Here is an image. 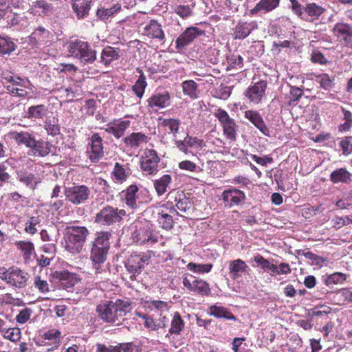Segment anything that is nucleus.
<instances>
[{
	"label": "nucleus",
	"instance_id": "obj_32",
	"mask_svg": "<svg viewBox=\"0 0 352 352\" xmlns=\"http://www.w3.org/2000/svg\"><path fill=\"white\" fill-rule=\"evenodd\" d=\"M324 12V9L314 3L307 4L305 7V13L307 14V20L314 21L318 19Z\"/></svg>",
	"mask_w": 352,
	"mask_h": 352
},
{
	"label": "nucleus",
	"instance_id": "obj_64",
	"mask_svg": "<svg viewBox=\"0 0 352 352\" xmlns=\"http://www.w3.org/2000/svg\"><path fill=\"white\" fill-rule=\"evenodd\" d=\"M31 311L29 309H24L21 310L16 316V320L17 322L23 324L26 322L30 318Z\"/></svg>",
	"mask_w": 352,
	"mask_h": 352
},
{
	"label": "nucleus",
	"instance_id": "obj_27",
	"mask_svg": "<svg viewBox=\"0 0 352 352\" xmlns=\"http://www.w3.org/2000/svg\"><path fill=\"white\" fill-rule=\"evenodd\" d=\"M330 180L333 184H349L351 182V174L346 168H338L331 173Z\"/></svg>",
	"mask_w": 352,
	"mask_h": 352
},
{
	"label": "nucleus",
	"instance_id": "obj_6",
	"mask_svg": "<svg viewBox=\"0 0 352 352\" xmlns=\"http://www.w3.org/2000/svg\"><path fill=\"white\" fill-rule=\"evenodd\" d=\"M214 116L218 119L222 128L223 134L228 139L234 141L236 137L238 126L234 120L230 117L226 111L218 109L214 113Z\"/></svg>",
	"mask_w": 352,
	"mask_h": 352
},
{
	"label": "nucleus",
	"instance_id": "obj_54",
	"mask_svg": "<svg viewBox=\"0 0 352 352\" xmlns=\"http://www.w3.org/2000/svg\"><path fill=\"white\" fill-rule=\"evenodd\" d=\"M254 261L264 270H270L272 272L273 271L276 270V265L271 263L268 260L265 259L261 255L255 256Z\"/></svg>",
	"mask_w": 352,
	"mask_h": 352
},
{
	"label": "nucleus",
	"instance_id": "obj_30",
	"mask_svg": "<svg viewBox=\"0 0 352 352\" xmlns=\"http://www.w3.org/2000/svg\"><path fill=\"white\" fill-rule=\"evenodd\" d=\"M74 1L72 8L77 16L80 18L84 17L88 14L90 9L91 1L89 0H72Z\"/></svg>",
	"mask_w": 352,
	"mask_h": 352
},
{
	"label": "nucleus",
	"instance_id": "obj_51",
	"mask_svg": "<svg viewBox=\"0 0 352 352\" xmlns=\"http://www.w3.org/2000/svg\"><path fill=\"white\" fill-rule=\"evenodd\" d=\"M136 315L144 320V326L148 330L157 331L159 329L160 324H156L151 316L140 313H136Z\"/></svg>",
	"mask_w": 352,
	"mask_h": 352
},
{
	"label": "nucleus",
	"instance_id": "obj_12",
	"mask_svg": "<svg viewBox=\"0 0 352 352\" xmlns=\"http://www.w3.org/2000/svg\"><path fill=\"white\" fill-rule=\"evenodd\" d=\"M228 269L230 278L237 281L244 276L249 274L250 270L245 262L241 259L230 261Z\"/></svg>",
	"mask_w": 352,
	"mask_h": 352
},
{
	"label": "nucleus",
	"instance_id": "obj_3",
	"mask_svg": "<svg viewBox=\"0 0 352 352\" xmlns=\"http://www.w3.org/2000/svg\"><path fill=\"white\" fill-rule=\"evenodd\" d=\"M70 56L78 58L83 64L92 63L96 59V52L92 50L88 43L76 40L67 45Z\"/></svg>",
	"mask_w": 352,
	"mask_h": 352
},
{
	"label": "nucleus",
	"instance_id": "obj_45",
	"mask_svg": "<svg viewBox=\"0 0 352 352\" xmlns=\"http://www.w3.org/2000/svg\"><path fill=\"white\" fill-rule=\"evenodd\" d=\"M3 337L12 342H17L21 338V331L18 328H8L2 329Z\"/></svg>",
	"mask_w": 352,
	"mask_h": 352
},
{
	"label": "nucleus",
	"instance_id": "obj_13",
	"mask_svg": "<svg viewBox=\"0 0 352 352\" xmlns=\"http://www.w3.org/2000/svg\"><path fill=\"white\" fill-rule=\"evenodd\" d=\"M89 153L92 162H98L104 155L102 140L98 133H94L91 137Z\"/></svg>",
	"mask_w": 352,
	"mask_h": 352
},
{
	"label": "nucleus",
	"instance_id": "obj_9",
	"mask_svg": "<svg viewBox=\"0 0 352 352\" xmlns=\"http://www.w3.org/2000/svg\"><path fill=\"white\" fill-rule=\"evenodd\" d=\"M183 285L192 292H197L201 296H207L210 293V289L207 282L201 279H196L192 275L183 278Z\"/></svg>",
	"mask_w": 352,
	"mask_h": 352
},
{
	"label": "nucleus",
	"instance_id": "obj_7",
	"mask_svg": "<svg viewBox=\"0 0 352 352\" xmlns=\"http://www.w3.org/2000/svg\"><path fill=\"white\" fill-rule=\"evenodd\" d=\"M91 191L85 185H75L65 189L67 199L74 205L85 203L89 197Z\"/></svg>",
	"mask_w": 352,
	"mask_h": 352
},
{
	"label": "nucleus",
	"instance_id": "obj_63",
	"mask_svg": "<svg viewBox=\"0 0 352 352\" xmlns=\"http://www.w3.org/2000/svg\"><path fill=\"white\" fill-rule=\"evenodd\" d=\"M340 146L344 155H349L352 153V144L350 138H345L341 140Z\"/></svg>",
	"mask_w": 352,
	"mask_h": 352
},
{
	"label": "nucleus",
	"instance_id": "obj_2",
	"mask_svg": "<svg viewBox=\"0 0 352 352\" xmlns=\"http://www.w3.org/2000/svg\"><path fill=\"white\" fill-rule=\"evenodd\" d=\"M89 232L84 226H67L64 233L63 245L65 250L75 255L80 253Z\"/></svg>",
	"mask_w": 352,
	"mask_h": 352
},
{
	"label": "nucleus",
	"instance_id": "obj_44",
	"mask_svg": "<svg viewBox=\"0 0 352 352\" xmlns=\"http://www.w3.org/2000/svg\"><path fill=\"white\" fill-rule=\"evenodd\" d=\"M121 6L119 4H115L113 6L107 8H100L97 11V15L101 19H106L108 17L112 16L115 13L120 11Z\"/></svg>",
	"mask_w": 352,
	"mask_h": 352
},
{
	"label": "nucleus",
	"instance_id": "obj_36",
	"mask_svg": "<svg viewBox=\"0 0 352 352\" xmlns=\"http://www.w3.org/2000/svg\"><path fill=\"white\" fill-rule=\"evenodd\" d=\"M197 87V84L192 80H185L182 84L184 94L191 99L198 98Z\"/></svg>",
	"mask_w": 352,
	"mask_h": 352
},
{
	"label": "nucleus",
	"instance_id": "obj_49",
	"mask_svg": "<svg viewBox=\"0 0 352 352\" xmlns=\"http://www.w3.org/2000/svg\"><path fill=\"white\" fill-rule=\"evenodd\" d=\"M162 126L168 128L170 133L175 137L176 133L178 132L180 121L178 119H164L162 122Z\"/></svg>",
	"mask_w": 352,
	"mask_h": 352
},
{
	"label": "nucleus",
	"instance_id": "obj_47",
	"mask_svg": "<svg viewBox=\"0 0 352 352\" xmlns=\"http://www.w3.org/2000/svg\"><path fill=\"white\" fill-rule=\"evenodd\" d=\"M175 201H177L176 207L181 212H186L191 207L190 201L183 194H179Z\"/></svg>",
	"mask_w": 352,
	"mask_h": 352
},
{
	"label": "nucleus",
	"instance_id": "obj_52",
	"mask_svg": "<svg viewBox=\"0 0 352 352\" xmlns=\"http://www.w3.org/2000/svg\"><path fill=\"white\" fill-rule=\"evenodd\" d=\"M346 280V275L341 272H335L328 276L327 284H342Z\"/></svg>",
	"mask_w": 352,
	"mask_h": 352
},
{
	"label": "nucleus",
	"instance_id": "obj_22",
	"mask_svg": "<svg viewBox=\"0 0 352 352\" xmlns=\"http://www.w3.org/2000/svg\"><path fill=\"white\" fill-rule=\"evenodd\" d=\"M8 135L9 138L14 140L19 144H24L29 148L35 145L34 138L28 132L11 131Z\"/></svg>",
	"mask_w": 352,
	"mask_h": 352
},
{
	"label": "nucleus",
	"instance_id": "obj_57",
	"mask_svg": "<svg viewBox=\"0 0 352 352\" xmlns=\"http://www.w3.org/2000/svg\"><path fill=\"white\" fill-rule=\"evenodd\" d=\"M345 122L341 125V130L346 131L352 126V114L349 111L342 109Z\"/></svg>",
	"mask_w": 352,
	"mask_h": 352
},
{
	"label": "nucleus",
	"instance_id": "obj_56",
	"mask_svg": "<svg viewBox=\"0 0 352 352\" xmlns=\"http://www.w3.org/2000/svg\"><path fill=\"white\" fill-rule=\"evenodd\" d=\"M318 80L320 86L325 90H329L333 85V79H331L327 74L320 75L318 77Z\"/></svg>",
	"mask_w": 352,
	"mask_h": 352
},
{
	"label": "nucleus",
	"instance_id": "obj_46",
	"mask_svg": "<svg viewBox=\"0 0 352 352\" xmlns=\"http://www.w3.org/2000/svg\"><path fill=\"white\" fill-rule=\"evenodd\" d=\"M147 307L151 310L159 311L164 312L168 311V305L167 302L163 300H151L146 302Z\"/></svg>",
	"mask_w": 352,
	"mask_h": 352
},
{
	"label": "nucleus",
	"instance_id": "obj_24",
	"mask_svg": "<svg viewBox=\"0 0 352 352\" xmlns=\"http://www.w3.org/2000/svg\"><path fill=\"white\" fill-rule=\"evenodd\" d=\"M120 57V50L110 46L106 47L102 51L99 63L107 66L112 61L118 59Z\"/></svg>",
	"mask_w": 352,
	"mask_h": 352
},
{
	"label": "nucleus",
	"instance_id": "obj_41",
	"mask_svg": "<svg viewBox=\"0 0 352 352\" xmlns=\"http://www.w3.org/2000/svg\"><path fill=\"white\" fill-rule=\"evenodd\" d=\"M50 32L42 27H39L32 34V38L35 39L38 43L44 44L48 41Z\"/></svg>",
	"mask_w": 352,
	"mask_h": 352
},
{
	"label": "nucleus",
	"instance_id": "obj_61",
	"mask_svg": "<svg viewBox=\"0 0 352 352\" xmlns=\"http://www.w3.org/2000/svg\"><path fill=\"white\" fill-rule=\"evenodd\" d=\"M175 12L182 18H186L191 14V9L188 6H177L174 8Z\"/></svg>",
	"mask_w": 352,
	"mask_h": 352
},
{
	"label": "nucleus",
	"instance_id": "obj_50",
	"mask_svg": "<svg viewBox=\"0 0 352 352\" xmlns=\"http://www.w3.org/2000/svg\"><path fill=\"white\" fill-rule=\"evenodd\" d=\"M158 223L165 230H170L173 226V218L167 213H159L157 218Z\"/></svg>",
	"mask_w": 352,
	"mask_h": 352
},
{
	"label": "nucleus",
	"instance_id": "obj_43",
	"mask_svg": "<svg viewBox=\"0 0 352 352\" xmlns=\"http://www.w3.org/2000/svg\"><path fill=\"white\" fill-rule=\"evenodd\" d=\"M113 175L118 182L122 183L126 180L129 173L122 165L116 163L113 170Z\"/></svg>",
	"mask_w": 352,
	"mask_h": 352
},
{
	"label": "nucleus",
	"instance_id": "obj_29",
	"mask_svg": "<svg viewBox=\"0 0 352 352\" xmlns=\"http://www.w3.org/2000/svg\"><path fill=\"white\" fill-rule=\"evenodd\" d=\"M279 3L280 0H261L256 3L255 7L250 10V14H254L261 10L268 12L276 8Z\"/></svg>",
	"mask_w": 352,
	"mask_h": 352
},
{
	"label": "nucleus",
	"instance_id": "obj_25",
	"mask_svg": "<svg viewBox=\"0 0 352 352\" xmlns=\"http://www.w3.org/2000/svg\"><path fill=\"white\" fill-rule=\"evenodd\" d=\"M172 184V177L165 174L153 182L154 188L158 196L163 195Z\"/></svg>",
	"mask_w": 352,
	"mask_h": 352
},
{
	"label": "nucleus",
	"instance_id": "obj_18",
	"mask_svg": "<svg viewBox=\"0 0 352 352\" xmlns=\"http://www.w3.org/2000/svg\"><path fill=\"white\" fill-rule=\"evenodd\" d=\"M130 123L129 120L114 121L109 123L104 130L107 133L112 134L116 138L118 139L124 135V131L129 127Z\"/></svg>",
	"mask_w": 352,
	"mask_h": 352
},
{
	"label": "nucleus",
	"instance_id": "obj_10",
	"mask_svg": "<svg viewBox=\"0 0 352 352\" xmlns=\"http://www.w3.org/2000/svg\"><path fill=\"white\" fill-rule=\"evenodd\" d=\"M204 34V31L197 27H190L179 35L176 39V48L182 49L192 43L196 38L200 35Z\"/></svg>",
	"mask_w": 352,
	"mask_h": 352
},
{
	"label": "nucleus",
	"instance_id": "obj_26",
	"mask_svg": "<svg viewBox=\"0 0 352 352\" xmlns=\"http://www.w3.org/2000/svg\"><path fill=\"white\" fill-rule=\"evenodd\" d=\"M138 188L134 184L129 186L124 191H122L125 203L131 208L135 209L138 208Z\"/></svg>",
	"mask_w": 352,
	"mask_h": 352
},
{
	"label": "nucleus",
	"instance_id": "obj_33",
	"mask_svg": "<svg viewBox=\"0 0 352 352\" xmlns=\"http://www.w3.org/2000/svg\"><path fill=\"white\" fill-rule=\"evenodd\" d=\"M47 109L43 104L29 107L26 117L30 119H43L47 113Z\"/></svg>",
	"mask_w": 352,
	"mask_h": 352
},
{
	"label": "nucleus",
	"instance_id": "obj_11",
	"mask_svg": "<svg viewBox=\"0 0 352 352\" xmlns=\"http://www.w3.org/2000/svg\"><path fill=\"white\" fill-rule=\"evenodd\" d=\"M221 199L226 206L232 208L243 201L245 199V195L243 191L234 188H230L222 192Z\"/></svg>",
	"mask_w": 352,
	"mask_h": 352
},
{
	"label": "nucleus",
	"instance_id": "obj_55",
	"mask_svg": "<svg viewBox=\"0 0 352 352\" xmlns=\"http://www.w3.org/2000/svg\"><path fill=\"white\" fill-rule=\"evenodd\" d=\"M40 219L38 217H32L26 222L25 230L30 234H34L37 232L36 226L40 223Z\"/></svg>",
	"mask_w": 352,
	"mask_h": 352
},
{
	"label": "nucleus",
	"instance_id": "obj_31",
	"mask_svg": "<svg viewBox=\"0 0 352 352\" xmlns=\"http://www.w3.org/2000/svg\"><path fill=\"white\" fill-rule=\"evenodd\" d=\"M144 30L146 32V34L153 38H156L161 40L164 39V34L162 29V26L156 21H151L150 23L144 28Z\"/></svg>",
	"mask_w": 352,
	"mask_h": 352
},
{
	"label": "nucleus",
	"instance_id": "obj_53",
	"mask_svg": "<svg viewBox=\"0 0 352 352\" xmlns=\"http://www.w3.org/2000/svg\"><path fill=\"white\" fill-rule=\"evenodd\" d=\"M331 311V308L327 305H318L311 309V314L313 316L323 317L327 316Z\"/></svg>",
	"mask_w": 352,
	"mask_h": 352
},
{
	"label": "nucleus",
	"instance_id": "obj_14",
	"mask_svg": "<svg viewBox=\"0 0 352 352\" xmlns=\"http://www.w3.org/2000/svg\"><path fill=\"white\" fill-rule=\"evenodd\" d=\"M333 32L336 36L344 41L346 46L352 48V26L351 25L343 23H337Z\"/></svg>",
	"mask_w": 352,
	"mask_h": 352
},
{
	"label": "nucleus",
	"instance_id": "obj_21",
	"mask_svg": "<svg viewBox=\"0 0 352 352\" xmlns=\"http://www.w3.org/2000/svg\"><path fill=\"white\" fill-rule=\"evenodd\" d=\"M257 28L258 25L256 21L251 23L239 22L234 28V38L243 39Z\"/></svg>",
	"mask_w": 352,
	"mask_h": 352
},
{
	"label": "nucleus",
	"instance_id": "obj_8",
	"mask_svg": "<svg viewBox=\"0 0 352 352\" xmlns=\"http://www.w3.org/2000/svg\"><path fill=\"white\" fill-rule=\"evenodd\" d=\"M160 157L153 149H146L141 157L140 168L146 175H154L158 171Z\"/></svg>",
	"mask_w": 352,
	"mask_h": 352
},
{
	"label": "nucleus",
	"instance_id": "obj_16",
	"mask_svg": "<svg viewBox=\"0 0 352 352\" xmlns=\"http://www.w3.org/2000/svg\"><path fill=\"white\" fill-rule=\"evenodd\" d=\"M133 240L140 245H144L146 243L153 244L158 241V236L149 228H143L135 232Z\"/></svg>",
	"mask_w": 352,
	"mask_h": 352
},
{
	"label": "nucleus",
	"instance_id": "obj_15",
	"mask_svg": "<svg viewBox=\"0 0 352 352\" xmlns=\"http://www.w3.org/2000/svg\"><path fill=\"white\" fill-rule=\"evenodd\" d=\"M147 263L146 256L140 254H131L127 259L125 267L129 272L136 274L140 273L141 270Z\"/></svg>",
	"mask_w": 352,
	"mask_h": 352
},
{
	"label": "nucleus",
	"instance_id": "obj_42",
	"mask_svg": "<svg viewBox=\"0 0 352 352\" xmlns=\"http://www.w3.org/2000/svg\"><path fill=\"white\" fill-rule=\"evenodd\" d=\"M34 155L41 157L46 156L50 152L49 144L45 142H38L35 140V145L32 146Z\"/></svg>",
	"mask_w": 352,
	"mask_h": 352
},
{
	"label": "nucleus",
	"instance_id": "obj_35",
	"mask_svg": "<svg viewBox=\"0 0 352 352\" xmlns=\"http://www.w3.org/2000/svg\"><path fill=\"white\" fill-rule=\"evenodd\" d=\"M18 248L22 252L25 262L28 263L34 254V247L32 242L19 241L16 243Z\"/></svg>",
	"mask_w": 352,
	"mask_h": 352
},
{
	"label": "nucleus",
	"instance_id": "obj_48",
	"mask_svg": "<svg viewBox=\"0 0 352 352\" xmlns=\"http://www.w3.org/2000/svg\"><path fill=\"white\" fill-rule=\"evenodd\" d=\"M212 267V264H196L190 263L187 265V269L195 273H208Z\"/></svg>",
	"mask_w": 352,
	"mask_h": 352
},
{
	"label": "nucleus",
	"instance_id": "obj_62",
	"mask_svg": "<svg viewBox=\"0 0 352 352\" xmlns=\"http://www.w3.org/2000/svg\"><path fill=\"white\" fill-rule=\"evenodd\" d=\"M34 286L43 293L49 292V285L46 280H42L41 277L36 276Z\"/></svg>",
	"mask_w": 352,
	"mask_h": 352
},
{
	"label": "nucleus",
	"instance_id": "obj_4",
	"mask_svg": "<svg viewBox=\"0 0 352 352\" xmlns=\"http://www.w3.org/2000/svg\"><path fill=\"white\" fill-rule=\"evenodd\" d=\"M30 275L17 267H0V278L18 288L26 286Z\"/></svg>",
	"mask_w": 352,
	"mask_h": 352
},
{
	"label": "nucleus",
	"instance_id": "obj_58",
	"mask_svg": "<svg viewBox=\"0 0 352 352\" xmlns=\"http://www.w3.org/2000/svg\"><path fill=\"white\" fill-rule=\"evenodd\" d=\"M339 300L342 301V304L352 302V290L350 288H344L340 291L338 294Z\"/></svg>",
	"mask_w": 352,
	"mask_h": 352
},
{
	"label": "nucleus",
	"instance_id": "obj_17",
	"mask_svg": "<svg viewBox=\"0 0 352 352\" xmlns=\"http://www.w3.org/2000/svg\"><path fill=\"white\" fill-rule=\"evenodd\" d=\"M266 85V82L263 80L255 83L253 86L249 87L245 94L246 96L251 102L258 104L264 95Z\"/></svg>",
	"mask_w": 352,
	"mask_h": 352
},
{
	"label": "nucleus",
	"instance_id": "obj_1",
	"mask_svg": "<svg viewBox=\"0 0 352 352\" xmlns=\"http://www.w3.org/2000/svg\"><path fill=\"white\" fill-rule=\"evenodd\" d=\"M131 310V303L118 299L115 302L108 301L97 306L96 311L100 318L107 322H120Z\"/></svg>",
	"mask_w": 352,
	"mask_h": 352
},
{
	"label": "nucleus",
	"instance_id": "obj_39",
	"mask_svg": "<svg viewBox=\"0 0 352 352\" xmlns=\"http://www.w3.org/2000/svg\"><path fill=\"white\" fill-rule=\"evenodd\" d=\"M16 45L10 38L0 36V54H10L15 50Z\"/></svg>",
	"mask_w": 352,
	"mask_h": 352
},
{
	"label": "nucleus",
	"instance_id": "obj_5",
	"mask_svg": "<svg viewBox=\"0 0 352 352\" xmlns=\"http://www.w3.org/2000/svg\"><path fill=\"white\" fill-rule=\"evenodd\" d=\"M125 215L124 210L107 206L96 214L95 221L102 225L109 226L120 222Z\"/></svg>",
	"mask_w": 352,
	"mask_h": 352
},
{
	"label": "nucleus",
	"instance_id": "obj_37",
	"mask_svg": "<svg viewBox=\"0 0 352 352\" xmlns=\"http://www.w3.org/2000/svg\"><path fill=\"white\" fill-rule=\"evenodd\" d=\"M138 70L140 73V76L139 78L136 80V82H135V85L133 86L132 89L138 97L142 98L144 95V90L147 85V83L146 82V77L144 76L142 70H140L139 69H138Z\"/></svg>",
	"mask_w": 352,
	"mask_h": 352
},
{
	"label": "nucleus",
	"instance_id": "obj_28",
	"mask_svg": "<svg viewBox=\"0 0 352 352\" xmlns=\"http://www.w3.org/2000/svg\"><path fill=\"white\" fill-rule=\"evenodd\" d=\"M170 100V96L168 93L156 94L148 99V107L164 108L166 107L168 101Z\"/></svg>",
	"mask_w": 352,
	"mask_h": 352
},
{
	"label": "nucleus",
	"instance_id": "obj_38",
	"mask_svg": "<svg viewBox=\"0 0 352 352\" xmlns=\"http://www.w3.org/2000/svg\"><path fill=\"white\" fill-rule=\"evenodd\" d=\"M109 234L107 232H101L98 233L93 246L98 248H104V250H109Z\"/></svg>",
	"mask_w": 352,
	"mask_h": 352
},
{
	"label": "nucleus",
	"instance_id": "obj_19",
	"mask_svg": "<svg viewBox=\"0 0 352 352\" xmlns=\"http://www.w3.org/2000/svg\"><path fill=\"white\" fill-rule=\"evenodd\" d=\"M245 118L250 120L263 134L267 136L270 135L269 129L257 111L253 110L246 111L245 112Z\"/></svg>",
	"mask_w": 352,
	"mask_h": 352
},
{
	"label": "nucleus",
	"instance_id": "obj_34",
	"mask_svg": "<svg viewBox=\"0 0 352 352\" xmlns=\"http://www.w3.org/2000/svg\"><path fill=\"white\" fill-rule=\"evenodd\" d=\"M210 314L218 318H226L227 320H236V317L232 315L226 308L221 306L213 305L209 309Z\"/></svg>",
	"mask_w": 352,
	"mask_h": 352
},
{
	"label": "nucleus",
	"instance_id": "obj_40",
	"mask_svg": "<svg viewBox=\"0 0 352 352\" xmlns=\"http://www.w3.org/2000/svg\"><path fill=\"white\" fill-rule=\"evenodd\" d=\"M184 326V323L180 316V314L178 312H175L171 321V327L169 330L170 333L172 334H179L183 329Z\"/></svg>",
	"mask_w": 352,
	"mask_h": 352
},
{
	"label": "nucleus",
	"instance_id": "obj_23",
	"mask_svg": "<svg viewBox=\"0 0 352 352\" xmlns=\"http://www.w3.org/2000/svg\"><path fill=\"white\" fill-rule=\"evenodd\" d=\"M148 138L142 133H132L123 140L125 145L131 148H138L148 142Z\"/></svg>",
	"mask_w": 352,
	"mask_h": 352
},
{
	"label": "nucleus",
	"instance_id": "obj_20",
	"mask_svg": "<svg viewBox=\"0 0 352 352\" xmlns=\"http://www.w3.org/2000/svg\"><path fill=\"white\" fill-rule=\"evenodd\" d=\"M108 250H104V248H96L92 246L91 252V259L94 263V267L96 273H100L101 264H102L107 258Z\"/></svg>",
	"mask_w": 352,
	"mask_h": 352
},
{
	"label": "nucleus",
	"instance_id": "obj_59",
	"mask_svg": "<svg viewBox=\"0 0 352 352\" xmlns=\"http://www.w3.org/2000/svg\"><path fill=\"white\" fill-rule=\"evenodd\" d=\"M33 6L35 8L41 9L44 14H48L52 10V5L48 3L45 0H38L35 1Z\"/></svg>",
	"mask_w": 352,
	"mask_h": 352
},
{
	"label": "nucleus",
	"instance_id": "obj_60",
	"mask_svg": "<svg viewBox=\"0 0 352 352\" xmlns=\"http://www.w3.org/2000/svg\"><path fill=\"white\" fill-rule=\"evenodd\" d=\"M289 1L291 2V8L293 12L302 19H304L303 11L305 12V8L302 7L297 0H289Z\"/></svg>",
	"mask_w": 352,
	"mask_h": 352
}]
</instances>
